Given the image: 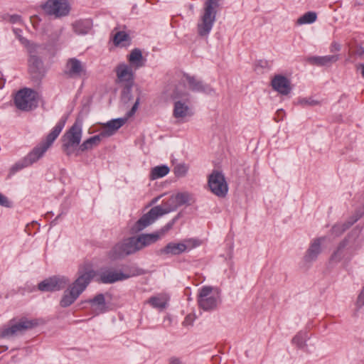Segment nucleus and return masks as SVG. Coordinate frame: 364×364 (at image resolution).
<instances>
[{
  "label": "nucleus",
  "mask_w": 364,
  "mask_h": 364,
  "mask_svg": "<svg viewBox=\"0 0 364 364\" xmlns=\"http://www.w3.org/2000/svg\"><path fill=\"white\" fill-rule=\"evenodd\" d=\"M76 279L63 292L60 301V306L63 308L70 306L77 299L95 276V272L86 264L79 267Z\"/></svg>",
  "instance_id": "obj_1"
},
{
  "label": "nucleus",
  "mask_w": 364,
  "mask_h": 364,
  "mask_svg": "<svg viewBox=\"0 0 364 364\" xmlns=\"http://www.w3.org/2000/svg\"><path fill=\"white\" fill-rule=\"evenodd\" d=\"M178 208L175 196H171L166 201H163L161 205L152 208L147 213L144 214L132 228V232L136 233L141 231L155 220L168 213L176 210Z\"/></svg>",
  "instance_id": "obj_2"
},
{
  "label": "nucleus",
  "mask_w": 364,
  "mask_h": 364,
  "mask_svg": "<svg viewBox=\"0 0 364 364\" xmlns=\"http://www.w3.org/2000/svg\"><path fill=\"white\" fill-rule=\"evenodd\" d=\"M168 95L174 101L173 115L175 118L184 119L193 114L189 93L184 91L180 85L176 86Z\"/></svg>",
  "instance_id": "obj_3"
},
{
  "label": "nucleus",
  "mask_w": 364,
  "mask_h": 364,
  "mask_svg": "<svg viewBox=\"0 0 364 364\" xmlns=\"http://www.w3.org/2000/svg\"><path fill=\"white\" fill-rule=\"evenodd\" d=\"M66 118L61 119L48 134L46 140L36 146L24 159L27 164L32 165L41 158L60 134L65 124Z\"/></svg>",
  "instance_id": "obj_4"
},
{
  "label": "nucleus",
  "mask_w": 364,
  "mask_h": 364,
  "mask_svg": "<svg viewBox=\"0 0 364 364\" xmlns=\"http://www.w3.org/2000/svg\"><path fill=\"white\" fill-rule=\"evenodd\" d=\"M220 0H206L203 12L198 23V32L201 36L209 34L215 21L217 9Z\"/></svg>",
  "instance_id": "obj_5"
},
{
  "label": "nucleus",
  "mask_w": 364,
  "mask_h": 364,
  "mask_svg": "<svg viewBox=\"0 0 364 364\" xmlns=\"http://www.w3.org/2000/svg\"><path fill=\"white\" fill-rule=\"evenodd\" d=\"M82 121L77 118L73 125L63 135L62 149L66 155L70 156L80 146L82 132Z\"/></svg>",
  "instance_id": "obj_6"
},
{
  "label": "nucleus",
  "mask_w": 364,
  "mask_h": 364,
  "mask_svg": "<svg viewBox=\"0 0 364 364\" xmlns=\"http://www.w3.org/2000/svg\"><path fill=\"white\" fill-rule=\"evenodd\" d=\"M140 250L137 237H130L116 244L109 251V257L112 260L122 259Z\"/></svg>",
  "instance_id": "obj_7"
},
{
  "label": "nucleus",
  "mask_w": 364,
  "mask_h": 364,
  "mask_svg": "<svg viewBox=\"0 0 364 364\" xmlns=\"http://www.w3.org/2000/svg\"><path fill=\"white\" fill-rule=\"evenodd\" d=\"M141 274L142 270L140 269L127 267L124 268V272L112 270L102 272L100 275V281L104 284H112Z\"/></svg>",
  "instance_id": "obj_8"
},
{
  "label": "nucleus",
  "mask_w": 364,
  "mask_h": 364,
  "mask_svg": "<svg viewBox=\"0 0 364 364\" xmlns=\"http://www.w3.org/2000/svg\"><path fill=\"white\" fill-rule=\"evenodd\" d=\"M14 102L16 107L21 110H31L38 105L36 93L31 89H22L16 93Z\"/></svg>",
  "instance_id": "obj_9"
},
{
  "label": "nucleus",
  "mask_w": 364,
  "mask_h": 364,
  "mask_svg": "<svg viewBox=\"0 0 364 364\" xmlns=\"http://www.w3.org/2000/svg\"><path fill=\"white\" fill-rule=\"evenodd\" d=\"M218 301V294L213 287H203L199 290L198 303L204 311H211L216 308Z\"/></svg>",
  "instance_id": "obj_10"
},
{
  "label": "nucleus",
  "mask_w": 364,
  "mask_h": 364,
  "mask_svg": "<svg viewBox=\"0 0 364 364\" xmlns=\"http://www.w3.org/2000/svg\"><path fill=\"white\" fill-rule=\"evenodd\" d=\"M199 245L200 242L195 239L184 240L178 243L169 242L163 249L160 250V254L171 256L178 255Z\"/></svg>",
  "instance_id": "obj_11"
},
{
  "label": "nucleus",
  "mask_w": 364,
  "mask_h": 364,
  "mask_svg": "<svg viewBox=\"0 0 364 364\" xmlns=\"http://www.w3.org/2000/svg\"><path fill=\"white\" fill-rule=\"evenodd\" d=\"M43 9L47 14L61 18L69 14L71 7L68 0H48Z\"/></svg>",
  "instance_id": "obj_12"
},
{
  "label": "nucleus",
  "mask_w": 364,
  "mask_h": 364,
  "mask_svg": "<svg viewBox=\"0 0 364 364\" xmlns=\"http://www.w3.org/2000/svg\"><path fill=\"white\" fill-rule=\"evenodd\" d=\"M117 82L124 86V95L129 94L134 83V71L131 65L122 63L116 68Z\"/></svg>",
  "instance_id": "obj_13"
},
{
  "label": "nucleus",
  "mask_w": 364,
  "mask_h": 364,
  "mask_svg": "<svg viewBox=\"0 0 364 364\" xmlns=\"http://www.w3.org/2000/svg\"><path fill=\"white\" fill-rule=\"evenodd\" d=\"M208 186L211 192L218 197H225L228 191L225 177L218 171H213L209 176Z\"/></svg>",
  "instance_id": "obj_14"
},
{
  "label": "nucleus",
  "mask_w": 364,
  "mask_h": 364,
  "mask_svg": "<svg viewBox=\"0 0 364 364\" xmlns=\"http://www.w3.org/2000/svg\"><path fill=\"white\" fill-rule=\"evenodd\" d=\"M38 48L39 46L37 45H31L28 48L30 54L28 59L29 71L33 75V77L36 79L41 78L46 73L43 61L36 55Z\"/></svg>",
  "instance_id": "obj_15"
},
{
  "label": "nucleus",
  "mask_w": 364,
  "mask_h": 364,
  "mask_svg": "<svg viewBox=\"0 0 364 364\" xmlns=\"http://www.w3.org/2000/svg\"><path fill=\"white\" fill-rule=\"evenodd\" d=\"M69 279L65 276H54L38 284L42 291H56L64 289L69 284Z\"/></svg>",
  "instance_id": "obj_16"
},
{
  "label": "nucleus",
  "mask_w": 364,
  "mask_h": 364,
  "mask_svg": "<svg viewBox=\"0 0 364 364\" xmlns=\"http://www.w3.org/2000/svg\"><path fill=\"white\" fill-rule=\"evenodd\" d=\"M360 229L354 228L340 243H344L343 247L347 255L353 257L362 245V240L360 237Z\"/></svg>",
  "instance_id": "obj_17"
},
{
  "label": "nucleus",
  "mask_w": 364,
  "mask_h": 364,
  "mask_svg": "<svg viewBox=\"0 0 364 364\" xmlns=\"http://www.w3.org/2000/svg\"><path fill=\"white\" fill-rule=\"evenodd\" d=\"M65 74L71 78H80L86 75L85 64L75 58H69L65 67Z\"/></svg>",
  "instance_id": "obj_18"
},
{
  "label": "nucleus",
  "mask_w": 364,
  "mask_h": 364,
  "mask_svg": "<svg viewBox=\"0 0 364 364\" xmlns=\"http://www.w3.org/2000/svg\"><path fill=\"white\" fill-rule=\"evenodd\" d=\"M325 237H321L313 240L309 247L304 256V262L306 264H311L315 262L322 251L321 245L325 241Z\"/></svg>",
  "instance_id": "obj_19"
},
{
  "label": "nucleus",
  "mask_w": 364,
  "mask_h": 364,
  "mask_svg": "<svg viewBox=\"0 0 364 364\" xmlns=\"http://www.w3.org/2000/svg\"><path fill=\"white\" fill-rule=\"evenodd\" d=\"M183 84L187 83L190 90L194 92H204L205 94H212L214 90L206 84H203L202 81L196 79L194 76L184 74L181 80Z\"/></svg>",
  "instance_id": "obj_20"
},
{
  "label": "nucleus",
  "mask_w": 364,
  "mask_h": 364,
  "mask_svg": "<svg viewBox=\"0 0 364 364\" xmlns=\"http://www.w3.org/2000/svg\"><path fill=\"white\" fill-rule=\"evenodd\" d=\"M272 89L282 95H287L291 91L290 80L284 75H276L272 79Z\"/></svg>",
  "instance_id": "obj_21"
},
{
  "label": "nucleus",
  "mask_w": 364,
  "mask_h": 364,
  "mask_svg": "<svg viewBox=\"0 0 364 364\" xmlns=\"http://www.w3.org/2000/svg\"><path fill=\"white\" fill-rule=\"evenodd\" d=\"M126 121V118H117L103 124L100 131V136L105 138L114 135L124 124Z\"/></svg>",
  "instance_id": "obj_22"
},
{
  "label": "nucleus",
  "mask_w": 364,
  "mask_h": 364,
  "mask_svg": "<svg viewBox=\"0 0 364 364\" xmlns=\"http://www.w3.org/2000/svg\"><path fill=\"white\" fill-rule=\"evenodd\" d=\"M34 326L32 321L23 320L16 323L6 328L2 332L3 337H13L17 336L26 330L31 328Z\"/></svg>",
  "instance_id": "obj_23"
},
{
  "label": "nucleus",
  "mask_w": 364,
  "mask_h": 364,
  "mask_svg": "<svg viewBox=\"0 0 364 364\" xmlns=\"http://www.w3.org/2000/svg\"><path fill=\"white\" fill-rule=\"evenodd\" d=\"M90 304L92 310L96 315L105 313L107 310L105 295L98 294L92 299L85 301Z\"/></svg>",
  "instance_id": "obj_24"
},
{
  "label": "nucleus",
  "mask_w": 364,
  "mask_h": 364,
  "mask_svg": "<svg viewBox=\"0 0 364 364\" xmlns=\"http://www.w3.org/2000/svg\"><path fill=\"white\" fill-rule=\"evenodd\" d=\"M339 59L338 55H325V56H311L306 59V61L311 65L317 66H328L336 63Z\"/></svg>",
  "instance_id": "obj_25"
},
{
  "label": "nucleus",
  "mask_w": 364,
  "mask_h": 364,
  "mask_svg": "<svg viewBox=\"0 0 364 364\" xmlns=\"http://www.w3.org/2000/svg\"><path fill=\"white\" fill-rule=\"evenodd\" d=\"M343 245L344 243H339L336 250L332 253L329 259V263L331 264H336L343 259H345L347 262L350 260L352 257L346 254Z\"/></svg>",
  "instance_id": "obj_26"
},
{
  "label": "nucleus",
  "mask_w": 364,
  "mask_h": 364,
  "mask_svg": "<svg viewBox=\"0 0 364 364\" xmlns=\"http://www.w3.org/2000/svg\"><path fill=\"white\" fill-rule=\"evenodd\" d=\"M73 31L77 35L87 34L92 27V22L90 19L79 20L72 24Z\"/></svg>",
  "instance_id": "obj_27"
},
{
  "label": "nucleus",
  "mask_w": 364,
  "mask_h": 364,
  "mask_svg": "<svg viewBox=\"0 0 364 364\" xmlns=\"http://www.w3.org/2000/svg\"><path fill=\"white\" fill-rule=\"evenodd\" d=\"M128 60L132 67L135 69L144 66L146 60L143 58L142 53L140 49H133L130 54L128 55Z\"/></svg>",
  "instance_id": "obj_28"
},
{
  "label": "nucleus",
  "mask_w": 364,
  "mask_h": 364,
  "mask_svg": "<svg viewBox=\"0 0 364 364\" xmlns=\"http://www.w3.org/2000/svg\"><path fill=\"white\" fill-rule=\"evenodd\" d=\"M137 239L141 250L157 242L160 239V233L156 232L150 234H141L137 236Z\"/></svg>",
  "instance_id": "obj_29"
},
{
  "label": "nucleus",
  "mask_w": 364,
  "mask_h": 364,
  "mask_svg": "<svg viewBox=\"0 0 364 364\" xmlns=\"http://www.w3.org/2000/svg\"><path fill=\"white\" fill-rule=\"evenodd\" d=\"M359 218L360 216L355 215L353 216L350 221H348L346 223L335 225L334 226H333L331 229L332 235H333L335 237H338L344 231H346L350 226H351L354 223H355Z\"/></svg>",
  "instance_id": "obj_30"
},
{
  "label": "nucleus",
  "mask_w": 364,
  "mask_h": 364,
  "mask_svg": "<svg viewBox=\"0 0 364 364\" xmlns=\"http://www.w3.org/2000/svg\"><path fill=\"white\" fill-rule=\"evenodd\" d=\"M309 336L306 331H301L297 333L292 338V344L299 349H304L306 347V341Z\"/></svg>",
  "instance_id": "obj_31"
},
{
  "label": "nucleus",
  "mask_w": 364,
  "mask_h": 364,
  "mask_svg": "<svg viewBox=\"0 0 364 364\" xmlns=\"http://www.w3.org/2000/svg\"><path fill=\"white\" fill-rule=\"evenodd\" d=\"M102 137L100 134L95 135L87 140H85L81 145L79 146V149L81 151H85L90 149H92L93 147H95L99 145L102 140Z\"/></svg>",
  "instance_id": "obj_32"
},
{
  "label": "nucleus",
  "mask_w": 364,
  "mask_h": 364,
  "mask_svg": "<svg viewBox=\"0 0 364 364\" xmlns=\"http://www.w3.org/2000/svg\"><path fill=\"white\" fill-rule=\"evenodd\" d=\"M114 44L117 46L125 47L130 43V37L124 31H118L113 36Z\"/></svg>",
  "instance_id": "obj_33"
},
{
  "label": "nucleus",
  "mask_w": 364,
  "mask_h": 364,
  "mask_svg": "<svg viewBox=\"0 0 364 364\" xmlns=\"http://www.w3.org/2000/svg\"><path fill=\"white\" fill-rule=\"evenodd\" d=\"M174 196L178 207L183 205H189L194 202L193 196L188 192L178 193Z\"/></svg>",
  "instance_id": "obj_34"
},
{
  "label": "nucleus",
  "mask_w": 364,
  "mask_h": 364,
  "mask_svg": "<svg viewBox=\"0 0 364 364\" xmlns=\"http://www.w3.org/2000/svg\"><path fill=\"white\" fill-rule=\"evenodd\" d=\"M169 168L166 165L157 166L151 171V179L155 180L166 176L169 172Z\"/></svg>",
  "instance_id": "obj_35"
},
{
  "label": "nucleus",
  "mask_w": 364,
  "mask_h": 364,
  "mask_svg": "<svg viewBox=\"0 0 364 364\" xmlns=\"http://www.w3.org/2000/svg\"><path fill=\"white\" fill-rule=\"evenodd\" d=\"M147 302L154 308L164 309L166 308L167 299L164 296H152Z\"/></svg>",
  "instance_id": "obj_36"
},
{
  "label": "nucleus",
  "mask_w": 364,
  "mask_h": 364,
  "mask_svg": "<svg viewBox=\"0 0 364 364\" xmlns=\"http://www.w3.org/2000/svg\"><path fill=\"white\" fill-rule=\"evenodd\" d=\"M317 18V15L315 12L309 11L305 13L301 17L297 19V24H306V23H312L316 21Z\"/></svg>",
  "instance_id": "obj_37"
},
{
  "label": "nucleus",
  "mask_w": 364,
  "mask_h": 364,
  "mask_svg": "<svg viewBox=\"0 0 364 364\" xmlns=\"http://www.w3.org/2000/svg\"><path fill=\"white\" fill-rule=\"evenodd\" d=\"M29 166L28 164H27L26 161L24 158L17 161L16 164H14L9 169V176H11L12 175L15 174L16 172L22 170L23 168Z\"/></svg>",
  "instance_id": "obj_38"
},
{
  "label": "nucleus",
  "mask_w": 364,
  "mask_h": 364,
  "mask_svg": "<svg viewBox=\"0 0 364 364\" xmlns=\"http://www.w3.org/2000/svg\"><path fill=\"white\" fill-rule=\"evenodd\" d=\"M188 170V166L185 164H178L174 166L173 172L177 177H184Z\"/></svg>",
  "instance_id": "obj_39"
},
{
  "label": "nucleus",
  "mask_w": 364,
  "mask_h": 364,
  "mask_svg": "<svg viewBox=\"0 0 364 364\" xmlns=\"http://www.w3.org/2000/svg\"><path fill=\"white\" fill-rule=\"evenodd\" d=\"M298 104L303 107L316 106L320 105V102L313 97H304L299 99Z\"/></svg>",
  "instance_id": "obj_40"
},
{
  "label": "nucleus",
  "mask_w": 364,
  "mask_h": 364,
  "mask_svg": "<svg viewBox=\"0 0 364 364\" xmlns=\"http://www.w3.org/2000/svg\"><path fill=\"white\" fill-rule=\"evenodd\" d=\"M14 32L16 35V36L18 38V39L19 40V41L23 44L25 46H26L28 48V49L29 48V47L32 45V44H30L29 41L25 38L24 37H23L21 34V30L20 29H18V28H14Z\"/></svg>",
  "instance_id": "obj_41"
},
{
  "label": "nucleus",
  "mask_w": 364,
  "mask_h": 364,
  "mask_svg": "<svg viewBox=\"0 0 364 364\" xmlns=\"http://www.w3.org/2000/svg\"><path fill=\"white\" fill-rule=\"evenodd\" d=\"M363 306H364V287L362 288L355 301L356 311H359Z\"/></svg>",
  "instance_id": "obj_42"
},
{
  "label": "nucleus",
  "mask_w": 364,
  "mask_h": 364,
  "mask_svg": "<svg viewBox=\"0 0 364 364\" xmlns=\"http://www.w3.org/2000/svg\"><path fill=\"white\" fill-rule=\"evenodd\" d=\"M176 218H173L171 221L168 223L165 226H164L158 232L160 233V237L164 235L166 232H168L170 229L172 228L173 224L176 220Z\"/></svg>",
  "instance_id": "obj_43"
},
{
  "label": "nucleus",
  "mask_w": 364,
  "mask_h": 364,
  "mask_svg": "<svg viewBox=\"0 0 364 364\" xmlns=\"http://www.w3.org/2000/svg\"><path fill=\"white\" fill-rule=\"evenodd\" d=\"M196 316L193 314H188L184 321H183V325L184 326H191L195 321Z\"/></svg>",
  "instance_id": "obj_44"
},
{
  "label": "nucleus",
  "mask_w": 364,
  "mask_h": 364,
  "mask_svg": "<svg viewBox=\"0 0 364 364\" xmlns=\"http://www.w3.org/2000/svg\"><path fill=\"white\" fill-rule=\"evenodd\" d=\"M285 115V112L282 109H278L276 112V115L274 117V120L276 122H279L283 120Z\"/></svg>",
  "instance_id": "obj_45"
},
{
  "label": "nucleus",
  "mask_w": 364,
  "mask_h": 364,
  "mask_svg": "<svg viewBox=\"0 0 364 364\" xmlns=\"http://www.w3.org/2000/svg\"><path fill=\"white\" fill-rule=\"evenodd\" d=\"M0 205L4 207H9L10 203L8 198L0 193Z\"/></svg>",
  "instance_id": "obj_46"
},
{
  "label": "nucleus",
  "mask_w": 364,
  "mask_h": 364,
  "mask_svg": "<svg viewBox=\"0 0 364 364\" xmlns=\"http://www.w3.org/2000/svg\"><path fill=\"white\" fill-rule=\"evenodd\" d=\"M168 364H185V363L183 362L181 358L176 357V356H172V357L169 358V359H168Z\"/></svg>",
  "instance_id": "obj_47"
},
{
  "label": "nucleus",
  "mask_w": 364,
  "mask_h": 364,
  "mask_svg": "<svg viewBox=\"0 0 364 364\" xmlns=\"http://www.w3.org/2000/svg\"><path fill=\"white\" fill-rule=\"evenodd\" d=\"M331 52L339 51L341 50V45L336 42H333L330 48Z\"/></svg>",
  "instance_id": "obj_48"
},
{
  "label": "nucleus",
  "mask_w": 364,
  "mask_h": 364,
  "mask_svg": "<svg viewBox=\"0 0 364 364\" xmlns=\"http://www.w3.org/2000/svg\"><path fill=\"white\" fill-rule=\"evenodd\" d=\"M139 103V100L137 99L136 101L135 102L134 105H133L132 109L130 110V112L129 113V116H132V114H134V112H136V110L138 108Z\"/></svg>",
  "instance_id": "obj_49"
},
{
  "label": "nucleus",
  "mask_w": 364,
  "mask_h": 364,
  "mask_svg": "<svg viewBox=\"0 0 364 364\" xmlns=\"http://www.w3.org/2000/svg\"><path fill=\"white\" fill-rule=\"evenodd\" d=\"M9 21L12 23L19 22L21 21V16L16 14L12 15L10 16Z\"/></svg>",
  "instance_id": "obj_50"
},
{
  "label": "nucleus",
  "mask_w": 364,
  "mask_h": 364,
  "mask_svg": "<svg viewBox=\"0 0 364 364\" xmlns=\"http://www.w3.org/2000/svg\"><path fill=\"white\" fill-rule=\"evenodd\" d=\"M122 98L125 102L130 100L132 98L131 89L129 90V94H126L125 95H124V90H123L122 94Z\"/></svg>",
  "instance_id": "obj_51"
},
{
  "label": "nucleus",
  "mask_w": 364,
  "mask_h": 364,
  "mask_svg": "<svg viewBox=\"0 0 364 364\" xmlns=\"http://www.w3.org/2000/svg\"><path fill=\"white\" fill-rule=\"evenodd\" d=\"M356 54L358 55H364V48L363 47H359L356 50Z\"/></svg>",
  "instance_id": "obj_52"
},
{
  "label": "nucleus",
  "mask_w": 364,
  "mask_h": 364,
  "mask_svg": "<svg viewBox=\"0 0 364 364\" xmlns=\"http://www.w3.org/2000/svg\"><path fill=\"white\" fill-rule=\"evenodd\" d=\"M4 84H5V80L0 78V89H1L4 86Z\"/></svg>",
  "instance_id": "obj_53"
},
{
  "label": "nucleus",
  "mask_w": 364,
  "mask_h": 364,
  "mask_svg": "<svg viewBox=\"0 0 364 364\" xmlns=\"http://www.w3.org/2000/svg\"><path fill=\"white\" fill-rule=\"evenodd\" d=\"M361 75L364 77V64L360 65Z\"/></svg>",
  "instance_id": "obj_54"
},
{
  "label": "nucleus",
  "mask_w": 364,
  "mask_h": 364,
  "mask_svg": "<svg viewBox=\"0 0 364 364\" xmlns=\"http://www.w3.org/2000/svg\"><path fill=\"white\" fill-rule=\"evenodd\" d=\"M61 214H59L56 218L53 221V223H54L55 220H57L60 217Z\"/></svg>",
  "instance_id": "obj_55"
},
{
  "label": "nucleus",
  "mask_w": 364,
  "mask_h": 364,
  "mask_svg": "<svg viewBox=\"0 0 364 364\" xmlns=\"http://www.w3.org/2000/svg\"><path fill=\"white\" fill-rule=\"evenodd\" d=\"M62 31H63V28H61V29L60 30L59 35L62 33Z\"/></svg>",
  "instance_id": "obj_56"
}]
</instances>
